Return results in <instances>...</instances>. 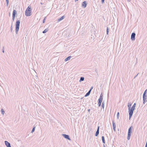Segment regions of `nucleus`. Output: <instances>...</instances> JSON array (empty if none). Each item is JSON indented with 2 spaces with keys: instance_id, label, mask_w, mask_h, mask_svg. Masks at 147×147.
<instances>
[{
  "instance_id": "obj_15",
  "label": "nucleus",
  "mask_w": 147,
  "mask_h": 147,
  "mask_svg": "<svg viewBox=\"0 0 147 147\" xmlns=\"http://www.w3.org/2000/svg\"><path fill=\"white\" fill-rule=\"evenodd\" d=\"M71 57L70 56L68 57L67 58H66L65 60V61H67L68 60H69L70 58Z\"/></svg>"
},
{
  "instance_id": "obj_2",
  "label": "nucleus",
  "mask_w": 147,
  "mask_h": 147,
  "mask_svg": "<svg viewBox=\"0 0 147 147\" xmlns=\"http://www.w3.org/2000/svg\"><path fill=\"white\" fill-rule=\"evenodd\" d=\"M32 9L30 6H29L25 11V15L27 16H30L32 14Z\"/></svg>"
},
{
  "instance_id": "obj_26",
  "label": "nucleus",
  "mask_w": 147,
  "mask_h": 147,
  "mask_svg": "<svg viewBox=\"0 0 147 147\" xmlns=\"http://www.w3.org/2000/svg\"><path fill=\"white\" fill-rule=\"evenodd\" d=\"M46 17H45V18H44V20H43V23H45V20H46Z\"/></svg>"
},
{
  "instance_id": "obj_22",
  "label": "nucleus",
  "mask_w": 147,
  "mask_h": 147,
  "mask_svg": "<svg viewBox=\"0 0 147 147\" xmlns=\"http://www.w3.org/2000/svg\"><path fill=\"white\" fill-rule=\"evenodd\" d=\"M119 112H118L117 113V118L118 119L119 118Z\"/></svg>"
},
{
  "instance_id": "obj_18",
  "label": "nucleus",
  "mask_w": 147,
  "mask_h": 147,
  "mask_svg": "<svg viewBox=\"0 0 147 147\" xmlns=\"http://www.w3.org/2000/svg\"><path fill=\"white\" fill-rule=\"evenodd\" d=\"M48 31V29H46L45 30H44L43 32V33H45L46 32H47Z\"/></svg>"
},
{
  "instance_id": "obj_12",
  "label": "nucleus",
  "mask_w": 147,
  "mask_h": 147,
  "mask_svg": "<svg viewBox=\"0 0 147 147\" xmlns=\"http://www.w3.org/2000/svg\"><path fill=\"white\" fill-rule=\"evenodd\" d=\"M16 13V11L15 10H14L13 12V18H14L15 16V15Z\"/></svg>"
},
{
  "instance_id": "obj_32",
  "label": "nucleus",
  "mask_w": 147,
  "mask_h": 147,
  "mask_svg": "<svg viewBox=\"0 0 147 147\" xmlns=\"http://www.w3.org/2000/svg\"><path fill=\"white\" fill-rule=\"evenodd\" d=\"M10 147H11L10 146Z\"/></svg>"
},
{
  "instance_id": "obj_30",
  "label": "nucleus",
  "mask_w": 147,
  "mask_h": 147,
  "mask_svg": "<svg viewBox=\"0 0 147 147\" xmlns=\"http://www.w3.org/2000/svg\"><path fill=\"white\" fill-rule=\"evenodd\" d=\"M76 1H78V0H75Z\"/></svg>"
},
{
  "instance_id": "obj_4",
  "label": "nucleus",
  "mask_w": 147,
  "mask_h": 147,
  "mask_svg": "<svg viewBox=\"0 0 147 147\" xmlns=\"http://www.w3.org/2000/svg\"><path fill=\"white\" fill-rule=\"evenodd\" d=\"M147 91V90H146L145 91L143 95V103H144L145 102L147 101V97L146 96V94Z\"/></svg>"
},
{
  "instance_id": "obj_27",
  "label": "nucleus",
  "mask_w": 147,
  "mask_h": 147,
  "mask_svg": "<svg viewBox=\"0 0 147 147\" xmlns=\"http://www.w3.org/2000/svg\"><path fill=\"white\" fill-rule=\"evenodd\" d=\"M4 47H3V53H4Z\"/></svg>"
},
{
  "instance_id": "obj_17",
  "label": "nucleus",
  "mask_w": 147,
  "mask_h": 147,
  "mask_svg": "<svg viewBox=\"0 0 147 147\" xmlns=\"http://www.w3.org/2000/svg\"><path fill=\"white\" fill-rule=\"evenodd\" d=\"M102 142L104 143H105V138L103 136H102Z\"/></svg>"
},
{
  "instance_id": "obj_10",
  "label": "nucleus",
  "mask_w": 147,
  "mask_h": 147,
  "mask_svg": "<svg viewBox=\"0 0 147 147\" xmlns=\"http://www.w3.org/2000/svg\"><path fill=\"white\" fill-rule=\"evenodd\" d=\"M5 144L7 147H9V142L7 141H5Z\"/></svg>"
},
{
  "instance_id": "obj_16",
  "label": "nucleus",
  "mask_w": 147,
  "mask_h": 147,
  "mask_svg": "<svg viewBox=\"0 0 147 147\" xmlns=\"http://www.w3.org/2000/svg\"><path fill=\"white\" fill-rule=\"evenodd\" d=\"M64 18V16H63L62 17H61V18H60L59 19H58V21H60L61 20H63Z\"/></svg>"
},
{
  "instance_id": "obj_19",
  "label": "nucleus",
  "mask_w": 147,
  "mask_h": 147,
  "mask_svg": "<svg viewBox=\"0 0 147 147\" xmlns=\"http://www.w3.org/2000/svg\"><path fill=\"white\" fill-rule=\"evenodd\" d=\"M1 113L3 115L5 113V111L3 109H1Z\"/></svg>"
},
{
  "instance_id": "obj_24",
  "label": "nucleus",
  "mask_w": 147,
  "mask_h": 147,
  "mask_svg": "<svg viewBox=\"0 0 147 147\" xmlns=\"http://www.w3.org/2000/svg\"><path fill=\"white\" fill-rule=\"evenodd\" d=\"M7 6H8L9 3V0H6Z\"/></svg>"
},
{
  "instance_id": "obj_21",
  "label": "nucleus",
  "mask_w": 147,
  "mask_h": 147,
  "mask_svg": "<svg viewBox=\"0 0 147 147\" xmlns=\"http://www.w3.org/2000/svg\"><path fill=\"white\" fill-rule=\"evenodd\" d=\"M35 128V127H34L33 128L32 131V132H33L34 131Z\"/></svg>"
},
{
  "instance_id": "obj_5",
  "label": "nucleus",
  "mask_w": 147,
  "mask_h": 147,
  "mask_svg": "<svg viewBox=\"0 0 147 147\" xmlns=\"http://www.w3.org/2000/svg\"><path fill=\"white\" fill-rule=\"evenodd\" d=\"M102 99L103 98L102 96H101V95H100V97L98 100V105L99 107L101 105V104L102 101Z\"/></svg>"
},
{
  "instance_id": "obj_8",
  "label": "nucleus",
  "mask_w": 147,
  "mask_h": 147,
  "mask_svg": "<svg viewBox=\"0 0 147 147\" xmlns=\"http://www.w3.org/2000/svg\"><path fill=\"white\" fill-rule=\"evenodd\" d=\"M87 5L86 2V1L83 2L82 4V6L84 8L86 7Z\"/></svg>"
},
{
  "instance_id": "obj_29",
  "label": "nucleus",
  "mask_w": 147,
  "mask_h": 147,
  "mask_svg": "<svg viewBox=\"0 0 147 147\" xmlns=\"http://www.w3.org/2000/svg\"><path fill=\"white\" fill-rule=\"evenodd\" d=\"M145 147H147V141L146 142Z\"/></svg>"
},
{
  "instance_id": "obj_28",
  "label": "nucleus",
  "mask_w": 147,
  "mask_h": 147,
  "mask_svg": "<svg viewBox=\"0 0 147 147\" xmlns=\"http://www.w3.org/2000/svg\"><path fill=\"white\" fill-rule=\"evenodd\" d=\"M105 0H102V3H103L104 2Z\"/></svg>"
},
{
  "instance_id": "obj_31",
  "label": "nucleus",
  "mask_w": 147,
  "mask_h": 147,
  "mask_svg": "<svg viewBox=\"0 0 147 147\" xmlns=\"http://www.w3.org/2000/svg\"><path fill=\"white\" fill-rule=\"evenodd\" d=\"M101 95H102V94H101ZM101 96H102V95H101Z\"/></svg>"
},
{
  "instance_id": "obj_9",
  "label": "nucleus",
  "mask_w": 147,
  "mask_h": 147,
  "mask_svg": "<svg viewBox=\"0 0 147 147\" xmlns=\"http://www.w3.org/2000/svg\"><path fill=\"white\" fill-rule=\"evenodd\" d=\"M113 130L114 131H115L116 130V129H115L116 125H115V123H114L113 122Z\"/></svg>"
},
{
  "instance_id": "obj_7",
  "label": "nucleus",
  "mask_w": 147,
  "mask_h": 147,
  "mask_svg": "<svg viewBox=\"0 0 147 147\" xmlns=\"http://www.w3.org/2000/svg\"><path fill=\"white\" fill-rule=\"evenodd\" d=\"M135 34L134 33H132L131 36V39L132 40H135Z\"/></svg>"
},
{
  "instance_id": "obj_3",
  "label": "nucleus",
  "mask_w": 147,
  "mask_h": 147,
  "mask_svg": "<svg viewBox=\"0 0 147 147\" xmlns=\"http://www.w3.org/2000/svg\"><path fill=\"white\" fill-rule=\"evenodd\" d=\"M20 22L19 20L17 21L16 24V32L17 33L19 30Z\"/></svg>"
},
{
  "instance_id": "obj_25",
  "label": "nucleus",
  "mask_w": 147,
  "mask_h": 147,
  "mask_svg": "<svg viewBox=\"0 0 147 147\" xmlns=\"http://www.w3.org/2000/svg\"><path fill=\"white\" fill-rule=\"evenodd\" d=\"M109 29H108V28H107V34H108V33H109Z\"/></svg>"
},
{
  "instance_id": "obj_13",
  "label": "nucleus",
  "mask_w": 147,
  "mask_h": 147,
  "mask_svg": "<svg viewBox=\"0 0 147 147\" xmlns=\"http://www.w3.org/2000/svg\"><path fill=\"white\" fill-rule=\"evenodd\" d=\"M63 136L65 138H67L68 140H70L69 136L68 135L63 134Z\"/></svg>"
},
{
  "instance_id": "obj_11",
  "label": "nucleus",
  "mask_w": 147,
  "mask_h": 147,
  "mask_svg": "<svg viewBox=\"0 0 147 147\" xmlns=\"http://www.w3.org/2000/svg\"><path fill=\"white\" fill-rule=\"evenodd\" d=\"M92 89V88L89 91V92L87 93L85 95V96H88L90 94V92Z\"/></svg>"
},
{
  "instance_id": "obj_23",
  "label": "nucleus",
  "mask_w": 147,
  "mask_h": 147,
  "mask_svg": "<svg viewBox=\"0 0 147 147\" xmlns=\"http://www.w3.org/2000/svg\"><path fill=\"white\" fill-rule=\"evenodd\" d=\"M131 105V104H128V108L129 109V108H130V107Z\"/></svg>"
},
{
  "instance_id": "obj_1",
  "label": "nucleus",
  "mask_w": 147,
  "mask_h": 147,
  "mask_svg": "<svg viewBox=\"0 0 147 147\" xmlns=\"http://www.w3.org/2000/svg\"><path fill=\"white\" fill-rule=\"evenodd\" d=\"M136 103H135L131 108H129V119H130L131 117H132V115L133 113V111L135 109V107H136Z\"/></svg>"
},
{
  "instance_id": "obj_14",
  "label": "nucleus",
  "mask_w": 147,
  "mask_h": 147,
  "mask_svg": "<svg viewBox=\"0 0 147 147\" xmlns=\"http://www.w3.org/2000/svg\"><path fill=\"white\" fill-rule=\"evenodd\" d=\"M99 127H98V128L97 129V131H96V133L95 135H96V136H97L98 135V134H99Z\"/></svg>"
},
{
  "instance_id": "obj_20",
  "label": "nucleus",
  "mask_w": 147,
  "mask_h": 147,
  "mask_svg": "<svg viewBox=\"0 0 147 147\" xmlns=\"http://www.w3.org/2000/svg\"><path fill=\"white\" fill-rule=\"evenodd\" d=\"M84 79V77H81L80 79V82H81L82 81H83Z\"/></svg>"
},
{
  "instance_id": "obj_6",
  "label": "nucleus",
  "mask_w": 147,
  "mask_h": 147,
  "mask_svg": "<svg viewBox=\"0 0 147 147\" xmlns=\"http://www.w3.org/2000/svg\"><path fill=\"white\" fill-rule=\"evenodd\" d=\"M131 127H130L128 130L127 139L129 140L130 139V137L131 135Z\"/></svg>"
}]
</instances>
